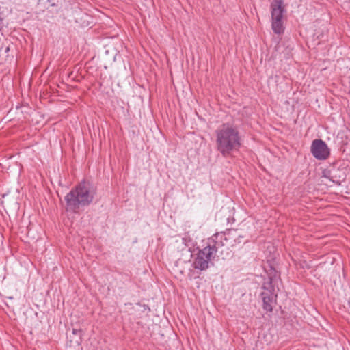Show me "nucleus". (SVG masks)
<instances>
[{"label": "nucleus", "mask_w": 350, "mask_h": 350, "mask_svg": "<svg viewBox=\"0 0 350 350\" xmlns=\"http://www.w3.org/2000/svg\"><path fill=\"white\" fill-rule=\"evenodd\" d=\"M227 241L224 232H217L208 238L203 248L199 249L193 256L192 266L200 271L206 270L215 260L218 250L223 247Z\"/></svg>", "instance_id": "obj_1"}, {"label": "nucleus", "mask_w": 350, "mask_h": 350, "mask_svg": "<svg viewBox=\"0 0 350 350\" xmlns=\"http://www.w3.org/2000/svg\"><path fill=\"white\" fill-rule=\"evenodd\" d=\"M217 150L224 157H230L241 145V139L237 127L230 123L220 125L215 131Z\"/></svg>", "instance_id": "obj_2"}, {"label": "nucleus", "mask_w": 350, "mask_h": 350, "mask_svg": "<svg viewBox=\"0 0 350 350\" xmlns=\"http://www.w3.org/2000/svg\"><path fill=\"white\" fill-rule=\"evenodd\" d=\"M95 187L89 182L81 181L65 196L67 211L77 213L80 206H87L94 200Z\"/></svg>", "instance_id": "obj_3"}, {"label": "nucleus", "mask_w": 350, "mask_h": 350, "mask_svg": "<svg viewBox=\"0 0 350 350\" xmlns=\"http://www.w3.org/2000/svg\"><path fill=\"white\" fill-rule=\"evenodd\" d=\"M311 153L319 160L326 159L330 154L327 145L321 139H314L312 142Z\"/></svg>", "instance_id": "obj_4"}, {"label": "nucleus", "mask_w": 350, "mask_h": 350, "mask_svg": "<svg viewBox=\"0 0 350 350\" xmlns=\"http://www.w3.org/2000/svg\"><path fill=\"white\" fill-rule=\"evenodd\" d=\"M282 4V0H273L272 2L271 5L272 21H283L284 9Z\"/></svg>", "instance_id": "obj_5"}, {"label": "nucleus", "mask_w": 350, "mask_h": 350, "mask_svg": "<svg viewBox=\"0 0 350 350\" xmlns=\"http://www.w3.org/2000/svg\"><path fill=\"white\" fill-rule=\"evenodd\" d=\"M262 307L267 312H271L273 310V295L271 291L262 293Z\"/></svg>", "instance_id": "obj_6"}, {"label": "nucleus", "mask_w": 350, "mask_h": 350, "mask_svg": "<svg viewBox=\"0 0 350 350\" xmlns=\"http://www.w3.org/2000/svg\"><path fill=\"white\" fill-rule=\"evenodd\" d=\"M272 29L276 34H282L284 31L283 21H272Z\"/></svg>", "instance_id": "obj_7"}, {"label": "nucleus", "mask_w": 350, "mask_h": 350, "mask_svg": "<svg viewBox=\"0 0 350 350\" xmlns=\"http://www.w3.org/2000/svg\"><path fill=\"white\" fill-rule=\"evenodd\" d=\"M325 177L329 178L330 181L337 185H340L342 180L344 179L341 177L337 178L336 176L334 174V172H329L328 175H325Z\"/></svg>", "instance_id": "obj_8"}, {"label": "nucleus", "mask_w": 350, "mask_h": 350, "mask_svg": "<svg viewBox=\"0 0 350 350\" xmlns=\"http://www.w3.org/2000/svg\"><path fill=\"white\" fill-rule=\"evenodd\" d=\"M3 20V13L1 12V7L0 6V23Z\"/></svg>", "instance_id": "obj_9"}, {"label": "nucleus", "mask_w": 350, "mask_h": 350, "mask_svg": "<svg viewBox=\"0 0 350 350\" xmlns=\"http://www.w3.org/2000/svg\"><path fill=\"white\" fill-rule=\"evenodd\" d=\"M274 282V279L273 278H270V284Z\"/></svg>", "instance_id": "obj_10"}, {"label": "nucleus", "mask_w": 350, "mask_h": 350, "mask_svg": "<svg viewBox=\"0 0 350 350\" xmlns=\"http://www.w3.org/2000/svg\"><path fill=\"white\" fill-rule=\"evenodd\" d=\"M186 240H187V238H186V237H183V243H185V242H186Z\"/></svg>", "instance_id": "obj_11"}, {"label": "nucleus", "mask_w": 350, "mask_h": 350, "mask_svg": "<svg viewBox=\"0 0 350 350\" xmlns=\"http://www.w3.org/2000/svg\"><path fill=\"white\" fill-rule=\"evenodd\" d=\"M235 232H236L235 230L232 231V235H234L233 234L235 233Z\"/></svg>", "instance_id": "obj_12"}, {"label": "nucleus", "mask_w": 350, "mask_h": 350, "mask_svg": "<svg viewBox=\"0 0 350 350\" xmlns=\"http://www.w3.org/2000/svg\"><path fill=\"white\" fill-rule=\"evenodd\" d=\"M73 333L75 334L76 333V330L75 329H73Z\"/></svg>", "instance_id": "obj_13"}]
</instances>
